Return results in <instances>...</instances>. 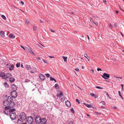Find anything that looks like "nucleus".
<instances>
[{"label":"nucleus","mask_w":124,"mask_h":124,"mask_svg":"<svg viewBox=\"0 0 124 124\" xmlns=\"http://www.w3.org/2000/svg\"><path fill=\"white\" fill-rule=\"evenodd\" d=\"M37 59H38L39 60H40V58L39 57H37Z\"/></svg>","instance_id":"nucleus-64"},{"label":"nucleus","mask_w":124,"mask_h":124,"mask_svg":"<svg viewBox=\"0 0 124 124\" xmlns=\"http://www.w3.org/2000/svg\"><path fill=\"white\" fill-rule=\"evenodd\" d=\"M66 105L68 107H70L71 106V104L70 102L68 101H67L65 102Z\"/></svg>","instance_id":"nucleus-13"},{"label":"nucleus","mask_w":124,"mask_h":124,"mask_svg":"<svg viewBox=\"0 0 124 124\" xmlns=\"http://www.w3.org/2000/svg\"><path fill=\"white\" fill-rule=\"evenodd\" d=\"M70 123H71V124H74L73 121H71V122H70Z\"/></svg>","instance_id":"nucleus-54"},{"label":"nucleus","mask_w":124,"mask_h":124,"mask_svg":"<svg viewBox=\"0 0 124 124\" xmlns=\"http://www.w3.org/2000/svg\"><path fill=\"white\" fill-rule=\"evenodd\" d=\"M113 108L114 109H116L117 108L116 106H114L113 107Z\"/></svg>","instance_id":"nucleus-61"},{"label":"nucleus","mask_w":124,"mask_h":124,"mask_svg":"<svg viewBox=\"0 0 124 124\" xmlns=\"http://www.w3.org/2000/svg\"><path fill=\"white\" fill-rule=\"evenodd\" d=\"M1 17L3 19H4L5 20L6 19V17L3 15H1Z\"/></svg>","instance_id":"nucleus-28"},{"label":"nucleus","mask_w":124,"mask_h":124,"mask_svg":"<svg viewBox=\"0 0 124 124\" xmlns=\"http://www.w3.org/2000/svg\"><path fill=\"white\" fill-rule=\"evenodd\" d=\"M70 111L72 113L74 114V110L73 108H72L70 109Z\"/></svg>","instance_id":"nucleus-30"},{"label":"nucleus","mask_w":124,"mask_h":124,"mask_svg":"<svg viewBox=\"0 0 124 124\" xmlns=\"http://www.w3.org/2000/svg\"><path fill=\"white\" fill-rule=\"evenodd\" d=\"M0 34L2 37H4V32L3 31H1L0 32Z\"/></svg>","instance_id":"nucleus-17"},{"label":"nucleus","mask_w":124,"mask_h":124,"mask_svg":"<svg viewBox=\"0 0 124 124\" xmlns=\"http://www.w3.org/2000/svg\"><path fill=\"white\" fill-rule=\"evenodd\" d=\"M8 107H7V106L5 107L4 108V111L3 112L5 114L7 115L8 116L9 114V111L8 110L9 109V108H8Z\"/></svg>","instance_id":"nucleus-8"},{"label":"nucleus","mask_w":124,"mask_h":124,"mask_svg":"<svg viewBox=\"0 0 124 124\" xmlns=\"http://www.w3.org/2000/svg\"><path fill=\"white\" fill-rule=\"evenodd\" d=\"M24 50H26L27 51H30V49L28 48V47H25V49H24Z\"/></svg>","instance_id":"nucleus-35"},{"label":"nucleus","mask_w":124,"mask_h":124,"mask_svg":"<svg viewBox=\"0 0 124 124\" xmlns=\"http://www.w3.org/2000/svg\"><path fill=\"white\" fill-rule=\"evenodd\" d=\"M24 50V49H25V47H23V46H22V45H21L20 46Z\"/></svg>","instance_id":"nucleus-60"},{"label":"nucleus","mask_w":124,"mask_h":124,"mask_svg":"<svg viewBox=\"0 0 124 124\" xmlns=\"http://www.w3.org/2000/svg\"><path fill=\"white\" fill-rule=\"evenodd\" d=\"M4 86L6 87H9L8 84L6 82H5L4 83Z\"/></svg>","instance_id":"nucleus-20"},{"label":"nucleus","mask_w":124,"mask_h":124,"mask_svg":"<svg viewBox=\"0 0 124 124\" xmlns=\"http://www.w3.org/2000/svg\"><path fill=\"white\" fill-rule=\"evenodd\" d=\"M93 17L96 19H97L99 18V17L98 16H93Z\"/></svg>","instance_id":"nucleus-40"},{"label":"nucleus","mask_w":124,"mask_h":124,"mask_svg":"<svg viewBox=\"0 0 124 124\" xmlns=\"http://www.w3.org/2000/svg\"><path fill=\"white\" fill-rule=\"evenodd\" d=\"M59 92H60V93L59 94V95H60V96H62L63 95L62 93V92L61 91H59Z\"/></svg>","instance_id":"nucleus-33"},{"label":"nucleus","mask_w":124,"mask_h":124,"mask_svg":"<svg viewBox=\"0 0 124 124\" xmlns=\"http://www.w3.org/2000/svg\"><path fill=\"white\" fill-rule=\"evenodd\" d=\"M115 11L116 14H117L119 13V12L117 10H115Z\"/></svg>","instance_id":"nucleus-62"},{"label":"nucleus","mask_w":124,"mask_h":124,"mask_svg":"<svg viewBox=\"0 0 124 124\" xmlns=\"http://www.w3.org/2000/svg\"><path fill=\"white\" fill-rule=\"evenodd\" d=\"M9 115L10 118L11 119L14 120L16 119V116L15 113H10Z\"/></svg>","instance_id":"nucleus-7"},{"label":"nucleus","mask_w":124,"mask_h":124,"mask_svg":"<svg viewBox=\"0 0 124 124\" xmlns=\"http://www.w3.org/2000/svg\"><path fill=\"white\" fill-rule=\"evenodd\" d=\"M103 2L104 4H105L106 2V0H103Z\"/></svg>","instance_id":"nucleus-59"},{"label":"nucleus","mask_w":124,"mask_h":124,"mask_svg":"<svg viewBox=\"0 0 124 124\" xmlns=\"http://www.w3.org/2000/svg\"><path fill=\"white\" fill-rule=\"evenodd\" d=\"M56 96L58 97H61V96H60V95H59V94L58 93L57 94Z\"/></svg>","instance_id":"nucleus-57"},{"label":"nucleus","mask_w":124,"mask_h":124,"mask_svg":"<svg viewBox=\"0 0 124 124\" xmlns=\"http://www.w3.org/2000/svg\"><path fill=\"white\" fill-rule=\"evenodd\" d=\"M20 66V63H17L16 65V66L17 67H18Z\"/></svg>","instance_id":"nucleus-29"},{"label":"nucleus","mask_w":124,"mask_h":124,"mask_svg":"<svg viewBox=\"0 0 124 124\" xmlns=\"http://www.w3.org/2000/svg\"><path fill=\"white\" fill-rule=\"evenodd\" d=\"M30 52V53L31 54H33L34 55H35V54L33 53V52L31 50H30V51H29Z\"/></svg>","instance_id":"nucleus-32"},{"label":"nucleus","mask_w":124,"mask_h":124,"mask_svg":"<svg viewBox=\"0 0 124 124\" xmlns=\"http://www.w3.org/2000/svg\"><path fill=\"white\" fill-rule=\"evenodd\" d=\"M105 93H106V95L108 97H109V95L108 93L107 92H105Z\"/></svg>","instance_id":"nucleus-47"},{"label":"nucleus","mask_w":124,"mask_h":124,"mask_svg":"<svg viewBox=\"0 0 124 124\" xmlns=\"http://www.w3.org/2000/svg\"><path fill=\"white\" fill-rule=\"evenodd\" d=\"M84 56H85V57L88 60V61H89L90 58L87 56V54H84Z\"/></svg>","instance_id":"nucleus-22"},{"label":"nucleus","mask_w":124,"mask_h":124,"mask_svg":"<svg viewBox=\"0 0 124 124\" xmlns=\"http://www.w3.org/2000/svg\"><path fill=\"white\" fill-rule=\"evenodd\" d=\"M11 96H11L12 98H16L17 95V93L16 91H12L11 93Z\"/></svg>","instance_id":"nucleus-6"},{"label":"nucleus","mask_w":124,"mask_h":124,"mask_svg":"<svg viewBox=\"0 0 124 124\" xmlns=\"http://www.w3.org/2000/svg\"><path fill=\"white\" fill-rule=\"evenodd\" d=\"M115 77L116 78H120V79H122V77H117L116 76H115Z\"/></svg>","instance_id":"nucleus-44"},{"label":"nucleus","mask_w":124,"mask_h":124,"mask_svg":"<svg viewBox=\"0 0 124 124\" xmlns=\"http://www.w3.org/2000/svg\"><path fill=\"white\" fill-rule=\"evenodd\" d=\"M15 80V79L14 78L11 77L10 78H9V81L11 83H12L14 82Z\"/></svg>","instance_id":"nucleus-16"},{"label":"nucleus","mask_w":124,"mask_h":124,"mask_svg":"<svg viewBox=\"0 0 124 124\" xmlns=\"http://www.w3.org/2000/svg\"><path fill=\"white\" fill-rule=\"evenodd\" d=\"M90 20L91 22L93 24V23H94V22L93 19L91 18H90Z\"/></svg>","instance_id":"nucleus-38"},{"label":"nucleus","mask_w":124,"mask_h":124,"mask_svg":"<svg viewBox=\"0 0 124 124\" xmlns=\"http://www.w3.org/2000/svg\"><path fill=\"white\" fill-rule=\"evenodd\" d=\"M121 86H122V90L123 89V88L124 87V85L123 84H122L121 85Z\"/></svg>","instance_id":"nucleus-48"},{"label":"nucleus","mask_w":124,"mask_h":124,"mask_svg":"<svg viewBox=\"0 0 124 124\" xmlns=\"http://www.w3.org/2000/svg\"><path fill=\"white\" fill-rule=\"evenodd\" d=\"M102 77L104 79H107L110 77V75L109 74L106 73H104L103 74V75H102Z\"/></svg>","instance_id":"nucleus-9"},{"label":"nucleus","mask_w":124,"mask_h":124,"mask_svg":"<svg viewBox=\"0 0 124 124\" xmlns=\"http://www.w3.org/2000/svg\"><path fill=\"white\" fill-rule=\"evenodd\" d=\"M117 26V23H115L114 24V26L115 27Z\"/></svg>","instance_id":"nucleus-53"},{"label":"nucleus","mask_w":124,"mask_h":124,"mask_svg":"<svg viewBox=\"0 0 124 124\" xmlns=\"http://www.w3.org/2000/svg\"><path fill=\"white\" fill-rule=\"evenodd\" d=\"M21 121V120L20 119H18V120L17 122V123L18 124H19V121L20 122Z\"/></svg>","instance_id":"nucleus-49"},{"label":"nucleus","mask_w":124,"mask_h":124,"mask_svg":"<svg viewBox=\"0 0 124 124\" xmlns=\"http://www.w3.org/2000/svg\"><path fill=\"white\" fill-rule=\"evenodd\" d=\"M13 100V98H12L11 96H8L7 99L3 102L4 105L8 107L10 109L11 108L14 107L15 104L14 102L12 101Z\"/></svg>","instance_id":"nucleus-1"},{"label":"nucleus","mask_w":124,"mask_h":124,"mask_svg":"<svg viewBox=\"0 0 124 124\" xmlns=\"http://www.w3.org/2000/svg\"><path fill=\"white\" fill-rule=\"evenodd\" d=\"M86 106L88 108H90L92 107V106L91 105L87 104Z\"/></svg>","instance_id":"nucleus-34"},{"label":"nucleus","mask_w":124,"mask_h":124,"mask_svg":"<svg viewBox=\"0 0 124 124\" xmlns=\"http://www.w3.org/2000/svg\"><path fill=\"white\" fill-rule=\"evenodd\" d=\"M97 70L98 71H101V69L99 68H98L97 69Z\"/></svg>","instance_id":"nucleus-51"},{"label":"nucleus","mask_w":124,"mask_h":124,"mask_svg":"<svg viewBox=\"0 0 124 124\" xmlns=\"http://www.w3.org/2000/svg\"><path fill=\"white\" fill-rule=\"evenodd\" d=\"M47 123V120L46 118H43L41 119L40 121V123L41 124H46Z\"/></svg>","instance_id":"nucleus-10"},{"label":"nucleus","mask_w":124,"mask_h":124,"mask_svg":"<svg viewBox=\"0 0 124 124\" xmlns=\"http://www.w3.org/2000/svg\"><path fill=\"white\" fill-rule=\"evenodd\" d=\"M101 102V103L103 105H105V102L104 101H102Z\"/></svg>","instance_id":"nucleus-42"},{"label":"nucleus","mask_w":124,"mask_h":124,"mask_svg":"<svg viewBox=\"0 0 124 124\" xmlns=\"http://www.w3.org/2000/svg\"><path fill=\"white\" fill-rule=\"evenodd\" d=\"M109 26L110 28H111L112 27V26L111 24H110Z\"/></svg>","instance_id":"nucleus-56"},{"label":"nucleus","mask_w":124,"mask_h":124,"mask_svg":"<svg viewBox=\"0 0 124 124\" xmlns=\"http://www.w3.org/2000/svg\"><path fill=\"white\" fill-rule=\"evenodd\" d=\"M9 37L10 38L14 39L15 38V36H14L13 34L11 33L9 35Z\"/></svg>","instance_id":"nucleus-18"},{"label":"nucleus","mask_w":124,"mask_h":124,"mask_svg":"<svg viewBox=\"0 0 124 124\" xmlns=\"http://www.w3.org/2000/svg\"><path fill=\"white\" fill-rule=\"evenodd\" d=\"M100 108H104V106H101Z\"/></svg>","instance_id":"nucleus-63"},{"label":"nucleus","mask_w":124,"mask_h":124,"mask_svg":"<svg viewBox=\"0 0 124 124\" xmlns=\"http://www.w3.org/2000/svg\"><path fill=\"white\" fill-rule=\"evenodd\" d=\"M54 87L56 88H59V86L57 84H56Z\"/></svg>","instance_id":"nucleus-23"},{"label":"nucleus","mask_w":124,"mask_h":124,"mask_svg":"<svg viewBox=\"0 0 124 124\" xmlns=\"http://www.w3.org/2000/svg\"><path fill=\"white\" fill-rule=\"evenodd\" d=\"M25 122L31 124L33 122V118L31 116H28L25 120Z\"/></svg>","instance_id":"nucleus-4"},{"label":"nucleus","mask_w":124,"mask_h":124,"mask_svg":"<svg viewBox=\"0 0 124 124\" xmlns=\"http://www.w3.org/2000/svg\"><path fill=\"white\" fill-rule=\"evenodd\" d=\"M21 3L22 4V5H23L24 4V2H23V1H21Z\"/></svg>","instance_id":"nucleus-58"},{"label":"nucleus","mask_w":124,"mask_h":124,"mask_svg":"<svg viewBox=\"0 0 124 124\" xmlns=\"http://www.w3.org/2000/svg\"><path fill=\"white\" fill-rule=\"evenodd\" d=\"M10 67L9 68V70H11L14 69V65L13 64L10 65Z\"/></svg>","instance_id":"nucleus-19"},{"label":"nucleus","mask_w":124,"mask_h":124,"mask_svg":"<svg viewBox=\"0 0 124 124\" xmlns=\"http://www.w3.org/2000/svg\"><path fill=\"white\" fill-rule=\"evenodd\" d=\"M59 88H56V91H57V92L58 91L59 92V91H60L59 90Z\"/></svg>","instance_id":"nucleus-55"},{"label":"nucleus","mask_w":124,"mask_h":124,"mask_svg":"<svg viewBox=\"0 0 124 124\" xmlns=\"http://www.w3.org/2000/svg\"><path fill=\"white\" fill-rule=\"evenodd\" d=\"M75 70L78 72H79V70L78 68H76L75 69Z\"/></svg>","instance_id":"nucleus-46"},{"label":"nucleus","mask_w":124,"mask_h":124,"mask_svg":"<svg viewBox=\"0 0 124 124\" xmlns=\"http://www.w3.org/2000/svg\"><path fill=\"white\" fill-rule=\"evenodd\" d=\"M10 110L9 111V114H10V113H14V112L16 110L15 108H10Z\"/></svg>","instance_id":"nucleus-14"},{"label":"nucleus","mask_w":124,"mask_h":124,"mask_svg":"<svg viewBox=\"0 0 124 124\" xmlns=\"http://www.w3.org/2000/svg\"><path fill=\"white\" fill-rule=\"evenodd\" d=\"M95 24V25L96 26H97L98 25V23L97 22H96L95 21V22H94V23H93V24Z\"/></svg>","instance_id":"nucleus-45"},{"label":"nucleus","mask_w":124,"mask_h":124,"mask_svg":"<svg viewBox=\"0 0 124 124\" xmlns=\"http://www.w3.org/2000/svg\"><path fill=\"white\" fill-rule=\"evenodd\" d=\"M26 116L24 113L22 112L17 117L19 118L20 117V119L21 120V122H23V121H24L25 119H26Z\"/></svg>","instance_id":"nucleus-3"},{"label":"nucleus","mask_w":124,"mask_h":124,"mask_svg":"<svg viewBox=\"0 0 124 124\" xmlns=\"http://www.w3.org/2000/svg\"><path fill=\"white\" fill-rule=\"evenodd\" d=\"M96 88L98 89H103V87H101L98 86H96Z\"/></svg>","instance_id":"nucleus-39"},{"label":"nucleus","mask_w":124,"mask_h":124,"mask_svg":"<svg viewBox=\"0 0 124 124\" xmlns=\"http://www.w3.org/2000/svg\"><path fill=\"white\" fill-rule=\"evenodd\" d=\"M30 23L29 21L27 20H26L25 21V23L27 25H29Z\"/></svg>","instance_id":"nucleus-26"},{"label":"nucleus","mask_w":124,"mask_h":124,"mask_svg":"<svg viewBox=\"0 0 124 124\" xmlns=\"http://www.w3.org/2000/svg\"><path fill=\"white\" fill-rule=\"evenodd\" d=\"M25 67L28 70H29L31 69V67L30 65H29L27 64L25 65Z\"/></svg>","instance_id":"nucleus-15"},{"label":"nucleus","mask_w":124,"mask_h":124,"mask_svg":"<svg viewBox=\"0 0 124 124\" xmlns=\"http://www.w3.org/2000/svg\"><path fill=\"white\" fill-rule=\"evenodd\" d=\"M50 80L54 81V78H52V77H51L50 78Z\"/></svg>","instance_id":"nucleus-36"},{"label":"nucleus","mask_w":124,"mask_h":124,"mask_svg":"<svg viewBox=\"0 0 124 124\" xmlns=\"http://www.w3.org/2000/svg\"><path fill=\"white\" fill-rule=\"evenodd\" d=\"M90 95L92 97H94L95 98H96L98 97V96H96L95 94L93 93H91L90 94Z\"/></svg>","instance_id":"nucleus-21"},{"label":"nucleus","mask_w":124,"mask_h":124,"mask_svg":"<svg viewBox=\"0 0 124 124\" xmlns=\"http://www.w3.org/2000/svg\"><path fill=\"white\" fill-rule=\"evenodd\" d=\"M12 86L13 91H16L17 89V87L16 85L14 84H13L12 85Z\"/></svg>","instance_id":"nucleus-12"},{"label":"nucleus","mask_w":124,"mask_h":124,"mask_svg":"<svg viewBox=\"0 0 124 124\" xmlns=\"http://www.w3.org/2000/svg\"><path fill=\"white\" fill-rule=\"evenodd\" d=\"M43 61L46 64H48V62L46 60H45L44 59H43Z\"/></svg>","instance_id":"nucleus-37"},{"label":"nucleus","mask_w":124,"mask_h":124,"mask_svg":"<svg viewBox=\"0 0 124 124\" xmlns=\"http://www.w3.org/2000/svg\"><path fill=\"white\" fill-rule=\"evenodd\" d=\"M0 77H2V78L6 80V79L7 78H10L11 77H12V76L11 74L9 73L5 74L4 73H3L0 74Z\"/></svg>","instance_id":"nucleus-2"},{"label":"nucleus","mask_w":124,"mask_h":124,"mask_svg":"<svg viewBox=\"0 0 124 124\" xmlns=\"http://www.w3.org/2000/svg\"><path fill=\"white\" fill-rule=\"evenodd\" d=\"M39 77L41 80H44L45 79V76L44 75L42 74H40L39 76Z\"/></svg>","instance_id":"nucleus-11"},{"label":"nucleus","mask_w":124,"mask_h":124,"mask_svg":"<svg viewBox=\"0 0 124 124\" xmlns=\"http://www.w3.org/2000/svg\"><path fill=\"white\" fill-rule=\"evenodd\" d=\"M91 72L92 73H94L93 70L92 69H91Z\"/></svg>","instance_id":"nucleus-50"},{"label":"nucleus","mask_w":124,"mask_h":124,"mask_svg":"<svg viewBox=\"0 0 124 124\" xmlns=\"http://www.w3.org/2000/svg\"><path fill=\"white\" fill-rule=\"evenodd\" d=\"M76 101L77 102H78V104H79L80 103V102H79V101L78 100V99H76Z\"/></svg>","instance_id":"nucleus-43"},{"label":"nucleus","mask_w":124,"mask_h":124,"mask_svg":"<svg viewBox=\"0 0 124 124\" xmlns=\"http://www.w3.org/2000/svg\"><path fill=\"white\" fill-rule=\"evenodd\" d=\"M62 58L64 59V61L65 62H66L67 61V57H66L63 56Z\"/></svg>","instance_id":"nucleus-27"},{"label":"nucleus","mask_w":124,"mask_h":124,"mask_svg":"<svg viewBox=\"0 0 124 124\" xmlns=\"http://www.w3.org/2000/svg\"><path fill=\"white\" fill-rule=\"evenodd\" d=\"M50 30L53 32H55V31L54 30H53L52 29H50Z\"/></svg>","instance_id":"nucleus-52"},{"label":"nucleus","mask_w":124,"mask_h":124,"mask_svg":"<svg viewBox=\"0 0 124 124\" xmlns=\"http://www.w3.org/2000/svg\"><path fill=\"white\" fill-rule=\"evenodd\" d=\"M41 117L39 115H37L35 118V122L36 123L38 124L40 123V121L41 119Z\"/></svg>","instance_id":"nucleus-5"},{"label":"nucleus","mask_w":124,"mask_h":124,"mask_svg":"<svg viewBox=\"0 0 124 124\" xmlns=\"http://www.w3.org/2000/svg\"><path fill=\"white\" fill-rule=\"evenodd\" d=\"M65 100V98L64 97L62 98L61 99V100L62 101H63Z\"/></svg>","instance_id":"nucleus-41"},{"label":"nucleus","mask_w":124,"mask_h":124,"mask_svg":"<svg viewBox=\"0 0 124 124\" xmlns=\"http://www.w3.org/2000/svg\"><path fill=\"white\" fill-rule=\"evenodd\" d=\"M37 29V27L35 25H34L33 26V29L34 31L36 30Z\"/></svg>","instance_id":"nucleus-25"},{"label":"nucleus","mask_w":124,"mask_h":124,"mask_svg":"<svg viewBox=\"0 0 124 124\" xmlns=\"http://www.w3.org/2000/svg\"><path fill=\"white\" fill-rule=\"evenodd\" d=\"M120 96V97L122 99H123V98L122 96L121 95V94L120 92V91H119L118 92Z\"/></svg>","instance_id":"nucleus-24"},{"label":"nucleus","mask_w":124,"mask_h":124,"mask_svg":"<svg viewBox=\"0 0 124 124\" xmlns=\"http://www.w3.org/2000/svg\"><path fill=\"white\" fill-rule=\"evenodd\" d=\"M45 75H46V77L47 78H49L50 77V75L49 74H45Z\"/></svg>","instance_id":"nucleus-31"}]
</instances>
